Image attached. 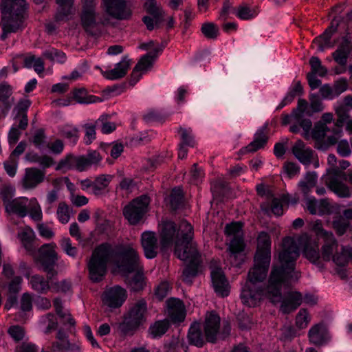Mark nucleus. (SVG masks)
Returning a JSON list of instances; mask_svg holds the SVG:
<instances>
[{"label": "nucleus", "mask_w": 352, "mask_h": 352, "mask_svg": "<svg viewBox=\"0 0 352 352\" xmlns=\"http://www.w3.org/2000/svg\"><path fill=\"white\" fill-rule=\"evenodd\" d=\"M299 255L295 240L289 236L284 238L265 289L261 287V283L267 277L271 260L254 257V265L250 270L248 279L241 289L242 302L250 307H255L263 297H267L274 304L280 302V309L283 314L295 310L302 302L301 294L291 292L283 298L281 289L288 287L300 278V272L296 270V262Z\"/></svg>", "instance_id": "obj_1"}, {"label": "nucleus", "mask_w": 352, "mask_h": 352, "mask_svg": "<svg viewBox=\"0 0 352 352\" xmlns=\"http://www.w3.org/2000/svg\"><path fill=\"white\" fill-rule=\"evenodd\" d=\"M161 225V245L162 248H166L174 243L175 255L187 264L183 271L182 279L190 284L197 276L201 262L197 243L193 241V228L186 220L180 221L177 230L175 223L170 221H163Z\"/></svg>", "instance_id": "obj_2"}, {"label": "nucleus", "mask_w": 352, "mask_h": 352, "mask_svg": "<svg viewBox=\"0 0 352 352\" xmlns=\"http://www.w3.org/2000/svg\"><path fill=\"white\" fill-rule=\"evenodd\" d=\"M115 266L118 272L123 276L135 272L129 281V285L131 289L135 292L143 289L145 283L144 275L140 272L142 266L138 251L132 244L129 243L119 247L115 259Z\"/></svg>", "instance_id": "obj_3"}, {"label": "nucleus", "mask_w": 352, "mask_h": 352, "mask_svg": "<svg viewBox=\"0 0 352 352\" xmlns=\"http://www.w3.org/2000/svg\"><path fill=\"white\" fill-rule=\"evenodd\" d=\"M324 244L321 248V255L319 252L316 241L310 237L307 233L302 234L298 239V248L302 249V254L310 262L319 265L320 258L324 261H333V256L337 252L338 244L333 234L326 235L323 239Z\"/></svg>", "instance_id": "obj_4"}, {"label": "nucleus", "mask_w": 352, "mask_h": 352, "mask_svg": "<svg viewBox=\"0 0 352 352\" xmlns=\"http://www.w3.org/2000/svg\"><path fill=\"white\" fill-rule=\"evenodd\" d=\"M27 6L25 0H2V40H5L9 34L15 33L22 28Z\"/></svg>", "instance_id": "obj_5"}, {"label": "nucleus", "mask_w": 352, "mask_h": 352, "mask_svg": "<svg viewBox=\"0 0 352 352\" xmlns=\"http://www.w3.org/2000/svg\"><path fill=\"white\" fill-rule=\"evenodd\" d=\"M122 245H118L116 252L111 245L107 243H102L94 249L87 263L89 277L92 282L99 283L104 278L108 263L113 261L115 264L118 248Z\"/></svg>", "instance_id": "obj_6"}, {"label": "nucleus", "mask_w": 352, "mask_h": 352, "mask_svg": "<svg viewBox=\"0 0 352 352\" xmlns=\"http://www.w3.org/2000/svg\"><path fill=\"white\" fill-rule=\"evenodd\" d=\"M242 226L240 222H234L226 226V234L229 238L228 250L230 258L232 265L236 266L241 265L244 260L243 252L245 243Z\"/></svg>", "instance_id": "obj_7"}, {"label": "nucleus", "mask_w": 352, "mask_h": 352, "mask_svg": "<svg viewBox=\"0 0 352 352\" xmlns=\"http://www.w3.org/2000/svg\"><path fill=\"white\" fill-rule=\"evenodd\" d=\"M147 304L144 299H139L131 304L119 324L120 331L124 334L129 333L142 325L146 319Z\"/></svg>", "instance_id": "obj_8"}, {"label": "nucleus", "mask_w": 352, "mask_h": 352, "mask_svg": "<svg viewBox=\"0 0 352 352\" xmlns=\"http://www.w3.org/2000/svg\"><path fill=\"white\" fill-rule=\"evenodd\" d=\"M220 318L214 312L206 315L204 322V331L208 342H214L217 338L224 339L230 333V327L226 323L223 325V330L219 331Z\"/></svg>", "instance_id": "obj_9"}, {"label": "nucleus", "mask_w": 352, "mask_h": 352, "mask_svg": "<svg viewBox=\"0 0 352 352\" xmlns=\"http://www.w3.org/2000/svg\"><path fill=\"white\" fill-rule=\"evenodd\" d=\"M336 115L338 117L337 120L336 128L333 131V135L329 136L327 140L329 143L335 144L338 139L341 137L342 131L341 126L344 122L349 117V112L352 109V96H347L344 97L342 101H338L334 106Z\"/></svg>", "instance_id": "obj_10"}, {"label": "nucleus", "mask_w": 352, "mask_h": 352, "mask_svg": "<svg viewBox=\"0 0 352 352\" xmlns=\"http://www.w3.org/2000/svg\"><path fill=\"white\" fill-rule=\"evenodd\" d=\"M149 201L148 196L142 195L124 207L123 214L130 224H136L142 219L147 211Z\"/></svg>", "instance_id": "obj_11"}, {"label": "nucleus", "mask_w": 352, "mask_h": 352, "mask_svg": "<svg viewBox=\"0 0 352 352\" xmlns=\"http://www.w3.org/2000/svg\"><path fill=\"white\" fill-rule=\"evenodd\" d=\"M105 12L118 20H129L132 16V9L126 0H102Z\"/></svg>", "instance_id": "obj_12"}, {"label": "nucleus", "mask_w": 352, "mask_h": 352, "mask_svg": "<svg viewBox=\"0 0 352 352\" xmlns=\"http://www.w3.org/2000/svg\"><path fill=\"white\" fill-rule=\"evenodd\" d=\"M56 245L54 243H45L38 249V261L43 267L44 272L53 276L54 267L58 256L56 252Z\"/></svg>", "instance_id": "obj_13"}, {"label": "nucleus", "mask_w": 352, "mask_h": 352, "mask_svg": "<svg viewBox=\"0 0 352 352\" xmlns=\"http://www.w3.org/2000/svg\"><path fill=\"white\" fill-rule=\"evenodd\" d=\"M344 175L339 170H334L329 173L326 179V184L337 196L342 198L350 197L352 191L343 182Z\"/></svg>", "instance_id": "obj_14"}, {"label": "nucleus", "mask_w": 352, "mask_h": 352, "mask_svg": "<svg viewBox=\"0 0 352 352\" xmlns=\"http://www.w3.org/2000/svg\"><path fill=\"white\" fill-rule=\"evenodd\" d=\"M211 280L216 294L221 297L228 296L230 286L221 267L211 266Z\"/></svg>", "instance_id": "obj_15"}, {"label": "nucleus", "mask_w": 352, "mask_h": 352, "mask_svg": "<svg viewBox=\"0 0 352 352\" xmlns=\"http://www.w3.org/2000/svg\"><path fill=\"white\" fill-rule=\"evenodd\" d=\"M45 179V171L35 167L26 168L21 180L22 187L25 190L36 188Z\"/></svg>", "instance_id": "obj_16"}, {"label": "nucleus", "mask_w": 352, "mask_h": 352, "mask_svg": "<svg viewBox=\"0 0 352 352\" xmlns=\"http://www.w3.org/2000/svg\"><path fill=\"white\" fill-rule=\"evenodd\" d=\"M126 298V291L118 285L107 288L102 294L103 302L111 308L121 307Z\"/></svg>", "instance_id": "obj_17"}, {"label": "nucleus", "mask_w": 352, "mask_h": 352, "mask_svg": "<svg viewBox=\"0 0 352 352\" xmlns=\"http://www.w3.org/2000/svg\"><path fill=\"white\" fill-rule=\"evenodd\" d=\"M56 340L52 344V349L55 352H80V346L78 342H72L68 336L62 329H58Z\"/></svg>", "instance_id": "obj_18"}, {"label": "nucleus", "mask_w": 352, "mask_h": 352, "mask_svg": "<svg viewBox=\"0 0 352 352\" xmlns=\"http://www.w3.org/2000/svg\"><path fill=\"white\" fill-rule=\"evenodd\" d=\"M267 128L268 123H265L263 126L259 127L256 131L254 137V140L247 146L241 149V153H253L258 149H261L265 146L267 140Z\"/></svg>", "instance_id": "obj_19"}, {"label": "nucleus", "mask_w": 352, "mask_h": 352, "mask_svg": "<svg viewBox=\"0 0 352 352\" xmlns=\"http://www.w3.org/2000/svg\"><path fill=\"white\" fill-rule=\"evenodd\" d=\"M12 87L6 82L0 83V112L3 118L8 114L14 102Z\"/></svg>", "instance_id": "obj_20"}, {"label": "nucleus", "mask_w": 352, "mask_h": 352, "mask_svg": "<svg viewBox=\"0 0 352 352\" xmlns=\"http://www.w3.org/2000/svg\"><path fill=\"white\" fill-rule=\"evenodd\" d=\"M337 266L336 272L342 279L347 276L346 270L344 268L350 261H352V248L343 247L340 252L336 253L332 261Z\"/></svg>", "instance_id": "obj_21"}, {"label": "nucleus", "mask_w": 352, "mask_h": 352, "mask_svg": "<svg viewBox=\"0 0 352 352\" xmlns=\"http://www.w3.org/2000/svg\"><path fill=\"white\" fill-rule=\"evenodd\" d=\"M96 0H83L81 21L84 28L88 31L96 23Z\"/></svg>", "instance_id": "obj_22"}, {"label": "nucleus", "mask_w": 352, "mask_h": 352, "mask_svg": "<svg viewBox=\"0 0 352 352\" xmlns=\"http://www.w3.org/2000/svg\"><path fill=\"white\" fill-rule=\"evenodd\" d=\"M141 244L146 258H154L157 254V239L153 232L146 231L142 234Z\"/></svg>", "instance_id": "obj_23"}, {"label": "nucleus", "mask_w": 352, "mask_h": 352, "mask_svg": "<svg viewBox=\"0 0 352 352\" xmlns=\"http://www.w3.org/2000/svg\"><path fill=\"white\" fill-rule=\"evenodd\" d=\"M102 157L96 151H90L85 155L76 156L75 170L82 172L97 164Z\"/></svg>", "instance_id": "obj_24"}, {"label": "nucleus", "mask_w": 352, "mask_h": 352, "mask_svg": "<svg viewBox=\"0 0 352 352\" xmlns=\"http://www.w3.org/2000/svg\"><path fill=\"white\" fill-rule=\"evenodd\" d=\"M308 338L311 344L317 346L323 345L329 340L327 329L323 324L311 327L308 332Z\"/></svg>", "instance_id": "obj_25"}, {"label": "nucleus", "mask_w": 352, "mask_h": 352, "mask_svg": "<svg viewBox=\"0 0 352 352\" xmlns=\"http://www.w3.org/2000/svg\"><path fill=\"white\" fill-rule=\"evenodd\" d=\"M338 25V21L334 19L331 26L322 34L314 39V42L318 45V51L323 52L325 49L331 48L334 46V43L331 42V38L333 34L337 30Z\"/></svg>", "instance_id": "obj_26"}, {"label": "nucleus", "mask_w": 352, "mask_h": 352, "mask_svg": "<svg viewBox=\"0 0 352 352\" xmlns=\"http://www.w3.org/2000/svg\"><path fill=\"white\" fill-rule=\"evenodd\" d=\"M254 257L271 260V239L269 234L261 232L257 237V250Z\"/></svg>", "instance_id": "obj_27"}, {"label": "nucleus", "mask_w": 352, "mask_h": 352, "mask_svg": "<svg viewBox=\"0 0 352 352\" xmlns=\"http://www.w3.org/2000/svg\"><path fill=\"white\" fill-rule=\"evenodd\" d=\"M52 277L45 278L39 274L30 277L28 285L30 288L38 294H45L51 291Z\"/></svg>", "instance_id": "obj_28"}, {"label": "nucleus", "mask_w": 352, "mask_h": 352, "mask_svg": "<svg viewBox=\"0 0 352 352\" xmlns=\"http://www.w3.org/2000/svg\"><path fill=\"white\" fill-rule=\"evenodd\" d=\"M292 153L304 165L310 164L313 158V151L301 140L295 142L292 147Z\"/></svg>", "instance_id": "obj_29"}, {"label": "nucleus", "mask_w": 352, "mask_h": 352, "mask_svg": "<svg viewBox=\"0 0 352 352\" xmlns=\"http://www.w3.org/2000/svg\"><path fill=\"white\" fill-rule=\"evenodd\" d=\"M28 199L25 197L13 199L6 205V211L9 214H16L21 217L28 215Z\"/></svg>", "instance_id": "obj_30"}, {"label": "nucleus", "mask_w": 352, "mask_h": 352, "mask_svg": "<svg viewBox=\"0 0 352 352\" xmlns=\"http://www.w3.org/2000/svg\"><path fill=\"white\" fill-rule=\"evenodd\" d=\"M130 67V60L126 58H123L118 63L115 67L111 70H101L102 76L109 80H117L124 76Z\"/></svg>", "instance_id": "obj_31"}, {"label": "nucleus", "mask_w": 352, "mask_h": 352, "mask_svg": "<svg viewBox=\"0 0 352 352\" xmlns=\"http://www.w3.org/2000/svg\"><path fill=\"white\" fill-rule=\"evenodd\" d=\"M168 314L173 321L182 322L185 318V310L183 302L177 298L167 300Z\"/></svg>", "instance_id": "obj_32"}, {"label": "nucleus", "mask_w": 352, "mask_h": 352, "mask_svg": "<svg viewBox=\"0 0 352 352\" xmlns=\"http://www.w3.org/2000/svg\"><path fill=\"white\" fill-rule=\"evenodd\" d=\"M352 50V44L346 39H343L337 50L332 54L334 60L340 65L344 66L348 56Z\"/></svg>", "instance_id": "obj_33"}, {"label": "nucleus", "mask_w": 352, "mask_h": 352, "mask_svg": "<svg viewBox=\"0 0 352 352\" xmlns=\"http://www.w3.org/2000/svg\"><path fill=\"white\" fill-rule=\"evenodd\" d=\"M162 50L163 48L162 47L157 45L153 51H150L143 56L137 63L141 64L139 69L144 73L151 69L156 58L162 52Z\"/></svg>", "instance_id": "obj_34"}, {"label": "nucleus", "mask_w": 352, "mask_h": 352, "mask_svg": "<svg viewBox=\"0 0 352 352\" xmlns=\"http://www.w3.org/2000/svg\"><path fill=\"white\" fill-rule=\"evenodd\" d=\"M72 94L74 99L79 104H88L100 100L99 98L88 94L87 89L83 87L74 89Z\"/></svg>", "instance_id": "obj_35"}, {"label": "nucleus", "mask_w": 352, "mask_h": 352, "mask_svg": "<svg viewBox=\"0 0 352 352\" xmlns=\"http://www.w3.org/2000/svg\"><path fill=\"white\" fill-rule=\"evenodd\" d=\"M188 339L191 344L198 347H201L204 343V337L198 323H193L189 328Z\"/></svg>", "instance_id": "obj_36"}, {"label": "nucleus", "mask_w": 352, "mask_h": 352, "mask_svg": "<svg viewBox=\"0 0 352 352\" xmlns=\"http://www.w3.org/2000/svg\"><path fill=\"white\" fill-rule=\"evenodd\" d=\"M18 237L27 251H33L34 247L32 243L34 238V232L31 228L25 227L22 229L18 232Z\"/></svg>", "instance_id": "obj_37"}, {"label": "nucleus", "mask_w": 352, "mask_h": 352, "mask_svg": "<svg viewBox=\"0 0 352 352\" xmlns=\"http://www.w3.org/2000/svg\"><path fill=\"white\" fill-rule=\"evenodd\" d=\"M317 175L315 172L307 173L298 183V186L305 196H307L317 182Z\"/></svg>", "instance_id": "obj_38"}, {"label": "nucleus", "mask_w": 352, "mask_h": 352, "mask_svg": "<svg viewBox=\"0 0 352 352\" xmlns=\"http://www.w3.org/2000/svg\"><path fill=\"white\" fill-rule=\"evenodd\" d=\"M235 15L241 20H250L256 17L258 14L256 7L250 8L243 4L239 6L234 12Z\"/></svg>", "instance_id": "obj_39"}, {"label": "nucleus", "mask_w": 352, "mask_h": 352, "mask_svg": "<svg viewBox=\"0 0 352 352\" xmlns=\"http://www.w3.org/2000/svg\"><path fill=\"white\" fill-rule=\"evenodd\" d=\"M54 307L59 319L63 320L64 318H66L70 327L75 326V320L72 318L69 310L63 307L62 301L60 298H56L54 300Z\"/></svg>", "instance_id": "obj_40"}, {"label": "nucleus", "mask_w": 352, "mask_h": 352, "mask_svg": "<svg viewBox=\"0 0 352 352\" xmlns=\"http://www.w3.org/2000/svg\"><path fill=\"white\" fill-rule=\"evenodd\" d=\"M58 9L56 14L57 21L63 20L71 14L73 0H56Z\"/></svg>", "instance_id": "obj_41"}, {"label": "nucleus", "mask_w": 352, "mask_h": 352, "mask_svg": "<svg viewBox=\"0 0 352 352\" xmlns=\"http://www.w3.org/2000/svg\"><path fill=\"white\" fill-rule=\"evenodd\" d=\"M333 116L331 113H325L322 116V121L324 123H318L314 128V136L318 138H323L327 135L328 128L326 125L331 123L333 120Z\"/></svg>", "instance_id": "obj_42"}, {"label": "nucleus", "mask_w": 352, "mask_h": 352, "mask_svg": "<svg viewBox=\"0 0 352 352\" xmlns=\"http://www.w3.org/2000/svg\"><path fill=\"white\" fill-rule=\"evenodd\" d=\"M28 214L36 221H41L43 217L41 207L36 198L33 197L28 200Z\"/></svg>", "instance_id": "obj_43"}, {"label": "nucleus", "mask_w": 352, "mask_h": 352, "mask_svg": "<svg viewBox=\"0 0 352 352\" xmlns=\"http://www.w3.org/2000/svg\"><path fill=\"white\" fill-rule=\"evenodd\" d=\"M24 65L27 68H33L39 75L43 72L45 69L43 59L34 55L26 56L24 59Z\"/></svg>", "instance_id": "obj_44"}, {"label": "nucleus", "mask_w": 352, "mask_h": 352, "mask_svg": "<svg viewBox=\"0 0 352 352\" xmlns=\"http://www.w3.org/2000/svg\"><path fill=\"white\" fill-rule=\"evenodd\" d=\"M111 179L112 176L110 175H101L97 177L94 181V194L101 195L109 184Z\"/></svg>", "instance_id": "obj_45"}, {"label": "nucleus", "mask_w": 352, "mask_h": 352, "mask_svg": "<svg viewBox=\"0 0 352 352\" xmlns=\"http://www.w3.org/2000/svg\"><path fill=\"white\" fill-rule=\"evenodd\" d=\"M168 327L169 322L167 320L157 321L150 327V334L154 338L160 337L166 332Z\"/></svg>", "instance_id": "obj_46"}, {"label": "nucleus", "mask_w": 352, "mask_h": 352, "mask_svg": "<svg viewBox=\"0 0 352 352\" xmlns=\"http://www.w3.org/2000/svg\"><path fill=\"white\" fill-rule=\"evenodd\" d=\"M309 64L311 67L310 74L318 76L320 77H324L327 74V69L322 65V63L318 57L312 56L309 60Z\"/></svg>", "instance_id": "obj_47"}, {"label": "nucleus", "mask_w": 352, "mask_h": 352, "mask_svg": "<svg viewBox=\"0 0 352 352\" xmlns=\"http://www.w3.org/2000/svg\"><path fill=\"white\" fill-rule=\"evenodd\" d=\"M61 135L66 138L72 144H75L79 138L77 128L70 125L64 126L61 131Z\"/></svg>", "instance_id": "obj_48"}, {"label": "nucleus", "mask_w": 352, "mask_h": 352, "mask_svg": "<svg viewBox=\"0 0 352 352\" xmlns=\"http://www.w3.org/2000/svg\"><path fill=\"white\" fill-rule=\"evenodd\" d=\"M179 132L181 135L182 143L187 146L193 147L195 145V136L191 128L179 127Z\"/></svg>", "instance_id": "obj_49"}, {"label": "nucleus", "mask_w": 352, "mask_h": 352, "mask_svg": "<svg viewBox=\"0 0 352 352\" xmlns=\"http://www.w3.org/2000/svg\"><path fill=\"white\" fill-rule=\"evenodd\" d=\"M75 162H76V156L72 155H69L61 159L58 163L56 170H62L65 172L68 170L74 169L75 170Z\"/></svg>", "instance_id": "obj_50"}, {"label": "nucleus", "mask_w": 352, "mask_h": 352, "mask_svg": "<svg viewBox=\"0 0 352 352\" xmlns=\"http://www.w3.org/2000/svg\"><path fill=\"white\" fill-rule=\"evenodd\" d=\"M202 34L209 39H216L219 34V28L213 23H205L201 28Z\"/></svg>", "instance_id": "obj_51"}, {"label": "nucleus", "mask_w": 352, "mask_h": 352, "mask_svg": "<svg viewBox=\"0 0 352 352\" xmlns=\"http://www.w3.org/2000/svg\"><path fill=\"white\" fill-rule=\"evenodd\" d=\"M311 320L310 316L305 309H301L296 317V325L300 329H305Z\"/></svg>", "instance_id": "obj_52"}, {"label": "nucleus", "mask_w": 352, "mask_h": 352, "mask_svg": "<svg viewBox=\"0 0 352 352\" xmlns=\"http://www.w3.org/2000/svg\"><path fill=\"white\" fill-rule=\"evenodd\" d=\"M57 218L63 224L69 222L70 219V212L69 206L64 202L58 204L56 211Z\"/></svg>", "instance_id": "obj_53"}, {"label": "nucleus", "mask_w": 352, "mask_h": 352, "mask_svg": "<svg viewBox=\"0 0 352 352\" xmlns=\"http://www.w3.org/2000/svg\"><path fill=\"white\" fill-rule=\"evenodd\" d=\"M107 116L102 115L96 121L97 125L100 126L102 133L104 134L113 132L116 128L114 122L107 121Z\"/></svg>", "instance_id": "obj_54"}, {"label": "nucleus", "mask_w": 352, "mask_h": 352, "mask_svg": "<svg viewBox=\"0 0 352 352\" xmlns=\"http://www.w3.org/2000/svg\"><path fill=\"white\" fill-rule=\"evenodd\" d=\"M43 54L47 58L60 63H63L66 61L65 54L56 49L46 50Z\"/></svg>", "instance_id": "obj_55"}, {"label": "nucleus", "mask_w": 352, "mask_h": 352, "mask_svg": "<svg viewBox=\"0 0 352 352\" xmlns=\"http://www.w3.org/2000/svg\"><path fill=\"white\" fill-rule=\"evenodd\" d=\"M97 124L95 122H89L84 124L83 128L85 129V138L84 141L86 144H91L96 139V127Z\"/></svg>", "instance_id": "obj_56"}, {"label": "nucleus", "mask_w": 352, "mask_h": 352, "mask_svg": "<svg viewBox=\"0 0 352 352\" xmlns=\"http://www.w3.org/2000/svg\"><path fill=\"white\" fill-rule=\"evenodd\" d=\"M15 189L9 185H3L0 187V197L2 199L5 207L10 202L14 195Z\"/></svg>", "instance_id": "obj_57"}, {"label": "nucleus", "mask_w": 352, "mask_h": 352, "mask_svg": "<svg viewBox=\"0 0 352 352\" xmlns=\"http://www.w3.org/2000/svg\"><path fill=\"white\" fill-rule=\"evenodd\" d=\"M18 159L13 156H10L8 160L3 162L4 169L10 177L15 176L18 168Z\"/></svg>", "instance_id": "obj_58"}, {"label": "nucleus", "mask_w": 352, "mask_h": 352, "mask_svg": "<svg viewBox=\"0 0 352 352\" xmlns=\"http://www.w3.org/2000/svg\"><path fill=\"white\" fill-rule=\"evenodd\" d=\"M144 8L146 12L151 16H164V11L157 6L155 0H146Z\"/></svg>", "instance_id": "obj_59"}, {"label": "nucleus", "mask_w": 352, "mask_h": 352, "mask_svg": "<svg viewBox=\"0 0 352 352\" xmlns=\"http://www.w3.org/2000/svg\"><path fill=\"white\" fill-rule=\"evenodd\" d=\"M303 92V88L300 81H294L286 96V99H289L292 102L296 96L301 95Z\"/></svg>", "instance_id": "obj_60"}, {"label": "nucleus", "mask_w": 352, "mask_h": 352, "mask_svg": "<svg viewBox=\"0 0 352 352\" xmlns=\"http://www.w3.org/2000/svg\"><path fill=\"white\" fill-rule=\"evenodd\" d=\"M164 16H145L142 18V21L148 30H153L158 27L159 24L163 21Z\"/></svg>", "instance_id": "obj_61"}, {"label": "nucleus", "mask_w": 352, "mask_h": 352, "mask_svg": "<svg viewBox=\"0 0 352 352\" xmlns=\"http://www.w3.org/2000/svg\"><path fill=\"white\" fill-rule=\"evenodd\" d=\"M309 102V107L313 113L320 112L324 109L323 103L316 94H310Z\"/></svg>", "instance_id": "obj_62"}, {"label": "nucleus", "mask_w": 352, "mask_h": 352, "mask_svg": "<svg viewBox=\"0 0 352 352\" xmlns=\"http://www.w3.org/2000/svg\"><path fill=\"white\" fill-rule=\"evenodd\" d=\"M60 245L63 250L69 256L75 257L77 254V249L76 247L72 246V242L69 238L63 237Z\"/></svg>", "instance_id": "obj_63"}, {"label": "nucleus", "mask_w": 352, "mask_h": 352, "mask_svg": "<svg viewBox=\"0 0 352 352\" xmlns=\"http://www.w3.org/2000/svg\"><path fill=\"white\" fill-rule=\"evenodd\" d=\"M182 190L180 188H175L170 194V206L173 209L176 210L182 202Z\"/></svg>", "instance_id": "obj_64"}]
</instances>
